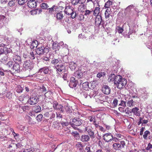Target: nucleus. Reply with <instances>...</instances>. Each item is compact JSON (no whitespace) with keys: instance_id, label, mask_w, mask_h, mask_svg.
<instances>
[{"instance_id":"1","label":"nucleus","mask_w":152,"mask_h":152,"mask_svg":"<svg viewBox=\"0 0 152 152\" xmlns=\"http://www.w3.org/2000/svg\"><path fill=\"white\" fill-rule=\"evenodd\" d=\"M108 80L110 82H114V84L119 89L124 87L127 83V80L121 75H115L114 74H111L110 75Z\"/></svg>"},{"instance_id":"2","label":"nucleus","mask_w":152,"mask_h":152,"mask_svg":"<svg viewBox=\"0 0 152 152\" xmlns=\"http://www.w3.org/2000/svg\"><path fill=\"white\" fill-rule=\"evenodd\" d=\"M87 124L88 123L84 121L77 118H73L71 122H70V124L72 126L74 129L76 127L75 126H78L83 124L84 125H86V124Z\"/></svg>"},{"instance_id":"3","label":"nucleus","mask_w":152,"mask_h":152,"mask_svg":"<svg viewBox=\"0 0 152 152\" xmlns=\"http://www.w3.org/2000/svg\"><path fill=\"white\" fill-rule=\"evenodd\" d=\"M88 124H86V125H87ZM85 126V130L86 131L88 132L89 136L91 138H94L95 137V136L94 135V133L93 130V129L91 125L86 126L84 125Z\"/></svg>"},{"instance_id":"4","label":"nucleus","mask_w":152,"mask_h":152,"mask_svg":"<svg viewBox=\"0 0 152 152\" xmlns=\"http://www.w3.org/2000/svg\"><path fill=\"white\" fill-rule=\"evenodd\" d=\"M81 69V67H74V70H75V72L74 73L75 75L78 78H81L83 76Z\"/></svg>"},{"instance_id":"5","label":"nucleus","mask_w":152,"mask_h":152,"mask_svg":"<svg viewBox=\"0 0 152 152\" xmlns=\"http://www.w3.org/2000/svg\"><path fill=\"white\" fill-rule=\"evenodd\" d=\"M48 51L49 50L48 48H44V47L38 48L36 50V52L37 54L40 55H42L44 53H47Z\"/></svg>"},{"instance_id":"6","label":"nucleus","mask_w":152,"mask_h":152,"mask_svg":"<svg viewBox=\"0 0 152 152\" xmlns=\"http://www.w3.org/2000/svg\"><path fill=\"white\" fill-rule=\"evenodd\" d=\"M38 101V98L36 96H32L28 100L27 102L30 105H33L36 104Z\"/></svg>"},{"instance_id":"7","label":"nucleus","mask_w":152,"mask_h":152,"mask_svg":"<svg viewBox=\"0 0 152 152\" xmlns=\"http://www.w3.org/2000/svg\"><path fill=\"white\" fill-rule=\"evenodd\" d=\"M103 137L104 140L106 142H111L113 139V135L110 133L104 134Z\"/></svg>"},{"instance_id":"8","label":"nucleus","mask_w":152,"mask_h":152,"mask_svg":"<svg viewBox=\"0 0 152 152\" xmlns=\"http://www.w3.org/2000/svg\"><path fill=\"white\" fill-rule=\"evenodd\" d=\"M102 91L104 94L108 95L110 92L111 89L108 86L104 85L102 88Z\"/></svg>"},{"instance_id":"9","label":"nucleus","mask_w":152,"mask_h":152,"mask_svg":"<svg viewBox=\"0 0 152 152\" xmlns=\"http://www.w3.org/2000/svg\"><path fill=\"white\" fill-rule=\"evenodd\" d=\"M77 83V81L75 80L74 77H71L69 86L71 88H73L76 87Z\"/></svg>"},{"instance_id":"10","label":"nucleus","mask_w":152,"mask_h":152,"mask_svg":"<svg viewBox=\"0 0 152 152\" xmlns=\"http://www.w3.org/2000/svg\"><path fill=\"white\" fill-rule=\"evenodd\" d=\"M90 138L89 135L83 134L81 136L80 140L82 142H86L89 141Z\"/></svg>"},{"instance_id":"11","label":"nucleus","mask_w":152,"mask_h":152,"mask_svg":"<svg viewBox=\"0 0 152 152\" xmlns=\"http://www.w3.org/2000/svg\"><path fill=\"white\" fill-rule=\"evenodd\" d=\"M28 6L31 8H35L37 5L36 1L34 0H30L27 3Z\"/></svg>"},{"instance_id":"12","label":"nucleus","mask_w":152,"mask_h":152,"mask_svg":"<svg viewBox=\"0 0 152 152\" xmlns=\"http://www.w3.org/2000/svg\"><path fill=\"white\" fill-rule=\"evenodd\" d=\"M73 8L70 6H68L66 7L65 9V13L67 15H69L73 12Z\"/></svg>"},{"instance_id":"13","label":"nucleus","mask_w":152,"mask_h":152,"mask_svg":"<svg viewBox=\"0 0 152 152\" xmlns=\"http://www.w3.org/2000/svg\"><path fill=\"white\" fill-rule=\"evenodd\" d=\"M53 50L55 52V53H58V52L60 46L57 43L54 42L53 44Z\"/></svg>"},{"instance_id":"14","label":"nucleus","mask_w":152,"mask_h":152,"mask_svg":"<svg viewBox=\"0 0 152 152\" xmlns=\"http://www.w3.org/2000/svg\"><path fill=\"white\" fill-rule=\"evenodd\" d=\"M102 21V18L101 15L98 16L95 19V23L98 25L99 26L101 25Z\"/></svg>"},{"instance_id":"15","label":"nucleus","mask_w":152,"mask_h":152,"mask_svg":"<svg viewBox=\"0 0 152 152\" xmlns=\"http://www.w3.org/2000/svg\"><path fill=\"white\" fill-rule=\"evenodd\" d=\"M111 13V9L110 8L106 9L104 13L105 18L106 19H109L110 17Z\"/></svg>"},{"instance_id":"16","label":"nucleus","mask_w":152,"mask_h":152,"mask_svg":"<svg viewBox=\"0 0 152 152\" xmlns=\"http://www.w3.org/2000/svg\"><path fill=\"white\" fill-rule=\"evenodd\" d=\"M11 68L10 71L12 74H16L20 72L19 69L17 67H11Z\"/></svg>"},{"instance_id":"17","label":"nucleus","mask_w":152,"mask_h":152,"mask_svg":"<svg viewBox=\"0 0 152 152\" xmlns=\"http://www.w3.org/2000/svg\"><path fill=\"white\" fill-rule=\"evenodd\" d=\"M113 147L114 149L115 150H119L122 149L121 145L118 143H114L113 145Z\"/></svg>"},{"instance_id":"18","label":"nucleus","mask_w":152,"mask_h":152,"mask_svg":"<svg viewBox=\"0 0 152 152\" xmlns=\"http://www.w3.org/2000/svg\"><path fill=\"white\" fill-rule=\"evenodd\" d=\"M57 73H59V72H60L61 74L64 73L66 72L65 67H55Z\"/></svg>"},{"instance_id":"19","label":"nucleus","mask_w":152,"mask_h":152,"mask_svg":"<svg viewBox=\"0 0 152 152\" xmlns=\"http://www.w3.org/2000/svg\"><path fill=\"white\" fill-rule=\"evenodd\" d=\"M33 111L36 113L40 112L41 110V107L39 105H35L33 107Z\"/></svg>"},{"instance_id":"20","label":"nucleus","mask_w":152,"mask_h":152,"mask_svg":"<svg viewBox=\"0 0 152 152\" xmlns=\"http://www.w3.org/2000/svg\"><path fill=\"white\" fill-rule=\"evenodd\" d=\"M84 2L83 0H72V3L73 5H76L77 4H83Z\"/></svg>"},{"instance_id":"21","label":"nucleus","mask_w":152,"mask_h":152,"mask_svg":"<svg viewBox=\"0 0 152 152\" xmlns=\"http://www.w3.org/2000/svg\"><path fill=\"white\" fill-rule=\"evenodd\" d=\"M76 146L77 149L80 151L82 150L84 147L83 144L80 142H77L76 144Z\"/></svg>"},{"instance_id":"22","label":"nucleus","mask_w":152,"mask_h":152,"mask_svg":"<svg viewBox=\"0 0 152 152\" xmlns=\"http://www.w3.org/2000/svg\"><path fill=\"white\" fill-rule=\"evenodd\" d=\"M139 109L137 107H135L132 109V111L134 114L137 116H139L140 115V113L138 111Z\"/></svg>"},{"instance_id":"23","label":"nucleus","mask_w":152,"mask_h":152,"mask_svg":"<svg viewBox=\"0 0 152 152\" xmlns=\"http://www.w3.org/2000/svg\"><path fill=\"white\" fill-rule=\"evenodd\" d=\"M37 41L36 40L32 41L30 45V48L31 49H34V48L36 47L37 45Z\"/></svg>"},{"instance_id":"24","label":"nucleus","mask_w":152,"mask_h":152,"mask_svg":"<svg viewBox=\"0 0 152 152\" xmlns=\"http://www.w3.org/2000/svg\"><path fill=\"white\" fill-rule=\"evenodd\" d=\"M118 101H120L121 103L119 104V106H121L123 107H125L126 106V102L125 101H124L122 100V99L118 98Z\"/></svg>"},{"instance_id":"25","label":"nucleus","mask_w":152,"mask_h":152,"mask_svg":"<svg viewBox=\"0 0 152 152\" xmlns=\"http://www.w3.org/2000/svg\"><path fill=\"white\" fill-rule=\"evenodd\" d=\"M52 92L50 91H48L45 92L44 94V95L45 98H50L52 96Z\"/></svg>"},{"instance_id":"26","label":"nucleus","mask_w":152,"mask_h":152,"mask_svg":"<svg viewBox=\"0 0 152 152\" xmlns=\"http://www.w3.org/2000/svg\"><path fill=\"white\" fill-rule=\"evenodd\" d=\"M136 102L132 99L129 100L127 103V105L129 107L134 106Z\"/></svg>"},{"instance_id":"27","label":"nucleus","mask_w":152,"mask_h":152,"mask_svg":"<svg viewBox=\"0 0 152 152\" xmlns=\"http://www.w3.org/2000/svg\"><path fill=\"white\" fill-rule=\"evenodd\" d=\"M114 136L117 137V138L119 140H121L124 139V137L123 135L119 133H115L114 134Z\"/></svg>"},{"instance_id":"28","label":"nucleus","mask_w":152,"mask_h":152,"mask_svg":"<svg viewBox=\"0 0 152 152\" xmlns=\"http://www.w3.org/2000/svg\"><path fill=\"white\" fill-rule=\"evenodd\" d=\"M13 60L14 61H16L15 62L17 61L20 62L21 61V58L20 56L16 54H14L13 58Z\"/></svg>"},{"instance_id":"29","label":"nucleus","mask_w":152,"mask_h":152,"mask_svg":"<svg viewBox=\"0 0 152 152\" xmlns=\"http://www.w3.org/2000/svg\"><path fill=\"white\" fill-rule=\"evenodd\" d=\"M7 65L9 66H16L18 65V64H15V61H10L8 63Z\"/></svg>"},{"instance_id":"30","label":"nucleus","mask_w":152,"mask_h":152,"mask_svg":"<svg viewBox=\"0 0 152 152\" xmlns=\"http://www.w3.org/2000/svg\"><path fill=\"white\" fill-rule=\"evenodd\" d=\"M56 16L57 19L59 20H61L64 17L63 14L62 12L58 13Z\"/></svg>"},{"instance_id":"31","label":"nucleus","mask_w":152,"mask_h":152,"mask_svg":"<svg viewBox=\"0 0 152 152\" xmlns=\"http://www.w3.org/2000/svg\"><path fill=\"white\" fill-rule=\"evenodd\" d=\"M53 127L55 129H59L60 127L59 123L57 121L54 122L53 123Z\"/></svg>"},{"instance_id":"32","label":"nucleus","mask_w":152,"mask_h":152,"mask_svg":"<svg viewBox=\"0 0 152 152\" xmlns=\"http://www.w3.org/2000/svg\"><path fill=\"white\" fill-rule=\"evenodd\" d=\"M49 71V69L48 67H44L39 69L40 72H43L45 74H47Z\"/></svg>"},{"instance_id":"33","label":"nucleus","mask_w":152,"mask_h":152,"mask_svg":"<svg viewBox=\"0 0 152 152\" xmlns=\"http://www.w3.org/2000/svg\"><path fill=\"white\" fill-rule=\"evenodd\" d=\"M113 2L112 1L108 0L105 4L104 7L108 9L110 6L112 4Z\"/></svg>"},{"instance_id":"34","label":"nucleus","mask_w":152,"mask_h":152,"mask_svg":"<svg viewBox=\"0 0 152 152\" xmlns=\"http://www.w3.org/2000/svg\"><path fill=\"white\" fill-rule=\"evenodd\" d=\"M99 7H96L95 10L93 11L94 12L93 15L95 16H96L98 15L99 12Z\"/></svg>"},{"instance_id":"35","label":"nucleus","mask_w":152,"mask_h":152,"mask_svg":"<svg viewBox=\"0 0 152 152\" xmlns=\"http://www.w3.org/2000/svg\"><path fill=\"white\" fill-rule=\"evenodd\" d=\"M56 7L53 6L51 8H49V12L51 14L54 13L56 11Z\"/></svg>"},{"instance_id":"36","label":"nucleus","mask_w":152,"mask_h":152,"mask_svg":"<svg viewBox=\"0 0 152 152\" xmlns=\"http://www.w3.org/2000/svg\"><path fill=\"white\" fill-rule=\"evenodd\" d=\"M150 132L148 130H146L144 132V134L143 135V137L144 139L145 140H146L147 139V136L148 135H150Z\"/></svg>"},{"instance_id":"37","label":"nucleus","mask_w":152,"mask_h":152,"mask_svg":"<svg viewBox=\"0 0 152 152\" xmlns=\"http://www.w3.org/2000/svg\"><path fill=\"white\" fill-rule=\"evenodd\" d=\"M88 118L90 122H93V124L96 122L95 117L93 116H90L88 117Z\"/></svg>"},{"instance_id":"38","label":"nucleus","mask_w":152,"mask_h":152,"mask_svg":"<svg viewBox=\"0 0 152 152\" xmlns=\"http://www.w3.org/2000/svg\"><path fill=\"white\" fill-rule=\"evenodd\" d=\"M93 11V10H92L91 9L90 10H86L85 11V13L84 15L87 17H88L92 14Z\"/></svg>"},{"instance_id":"39","label":"nucleus","mask_w":152,"mask_h":152,"mask_svg":"<svg viewBox=\"0 0 152 152\" xmlns=\"http://www.w3.org/2000/svg\"><path fill=\"white\" fill-rule=\"evenodd\" d=\"M82 86L84 89L86 90L88 89L89 87L88 83L87 82L84 83L83 84Z\"/></svg>"},{"instance_id":"40","label":"nucleus","mask_w":152,"mask_h":152,"mask_svg":"<svg viewBox=\"0 0 152 152\" xmlns=\"http://www.w3.org/2000/svg\"><path fill=\"white\" fill-rule=\"evenodd\" d=\"M80 5L79 7H78V10L79 11H80L81 12L85 10L86 6L84 4H82Z\"/></svg>"},{"instance_id":"41","label":"nucleus","mask_w":152,"mask_h":152,"mask_svg":"<svg viewBox=\"0 0 152 152\" xmlns=\"http://www.w3.org/2000/svg\"><path fill=\"white\" fill-rule=\"evenodd\" d=\"M26 96L22 94L19 97V100L20 101L24 102L26 99Z\"/></svg>"},{"instance_id":"42","label":"nucleus","mask_w":152,"mask_h":152,"mask_svg":"<svg viewBox=\"0 0 152 152\" xmlns=\"http://www.w3.org/2000/svg\"><path fill=\"white\" fill-rule=\"evenodd\" d=\"M59 62L58 60V59H55L51 61V63L55 65H57V66H58L59 65L57 64Z\"/></svg>"},{"instance_id":"43","label":"nucleus","mask_w":152,"mask_h":152,"mask_svg":"<svg viewBox=\"0 0 152 152\" xmlns=\"http://www.w3.org/2000/svg\"><path fill=\"white\" fill-rule=\"evenodd\" d=\"M18 1V4L20 5H23L26 3L28 0H16Z\"/></svg>"},{"instance_id":"44","label":"nucleus","mask_w":152,"mask_h":152,"mask_svg":"<svg viewBox=\"0 0 152 152\" xmlns=\"http://www.w3.org/2000/svg\"><path fill=\"white\" fill-rule=\"evenodd\" d=\"M21 109L23 112H26L28 110L30 109V107L28 105H25L22 107Z\"/></svg>"},{"instance_id":"45","label":"nucleus","mask_w":152,"mask_h":152,"mask_svg":"<svg viewBox=\"0 0 152 152\" xmlns=\"http://www.w3.org/2000/svg\"><path fill=\"white\" fill-rule=\"evenodd\" d=\"M43 118V115L42 114H39L37 115L36 117V118L38 122H40L41 121Z\"/></svg>"},{"instance_id":"46","label":"nucleus","mask_w":152,"mask_h":152,"mask_svg":"<svg viewBox=\"0 0 152 152\" xmlns=\"http://www.w3.org/2000/svg\"><path fill=\"white\" fill-rule=\"evenodd\" d=\"M41 7L43 9H47L49 7V6L46 3H42L41 4Z\"/></svg>"},{"instance_id":"47","label":"nucleus","mask_w":152,"mask_h":152,"mask_svg":"<svg viewBox=\"0 0 152 152\" xmlns=\"http://www.w3.org/2000/svg\"><path fill=\"white\" fill-rule=\"evenodd\" d=\"M28 57L29 58L32 59H34L35 58L34 54L33 52L31 51L29 53V54L28 55Z\"/></svg>"},{"instance_id":"48","label":"nucleus","mask_w":152,"mask_h":152,"mask_svg":"<svg viewBox=\"0 0 152 152\" xmlns=\"http://www.w3.org/2000/svg\"><path fill=\"white\" fill-rule=\"evenodd\" d=\"M117 30L119 33H121L124 31L123 28L121 27L118 26L117 28Z\"/></svg>"},{"instance_id":"49","label":"nucleus","mask_w":152,"mask_h":152,"mask_svg":"<svg viewBox=\"0 0 152 152\" xmlns=\"http://www.w3.org/2000/svg\"><path fill=\"white\" fill-rule=\"evenodd\" d=\"M118 100L116 99H114L113 102V105L114 107H116L118 105Z\"/></svg>"},{"instance_id":"50","label":"nucleus","mask_w":152,"mask_h":152,"mask_svg":"<svg viewBox=\"0 0 152 152\" xmlns=\"http://www.w3.org/2000/svg\"><path fill=\"white\" fill-rule=\"evenodd\" d=\"M52 111H50L48 112H47L45 113L44 114V115L46 117H50L51 113Z\"/></svg>"},{"instance_id":"51","label":"nucleus","mask_w":152,"mask_h":152,"mask_svg":"<svg viewBox=\"0 0 152 152\" xmlns=\"http://www.w3.org/2000/svg\"><path fill=\"white\" fill-rule=\"evenodd\" d=\"M69 123H69L67 121L64 122H62L61 123V124L63 127L68 126L69 125Z\"/></svg>"},{"instance_id":"52","label":"nucleus","mask_w":152,"mask_h":152,"mask_svg":"<svg viewBox=\"0 0 152 152\" xmlns=\"http://www.w3.org/2000/svg\"><path fill=\"white\" fill-rule=\"evenodd\" d=\"M15 2L13 1H10L8 3V5L10 7L13 6L15 5Z\"/></svg>"},{"instance_id":"53","label":"nucleus","mask_w":152,"mask_h":152,"mask_svg":"<svg viewBox=\"0 0 152 152\" xmlns=\"http://www.w3.org/2000/svg\"><path fill=\"white\" fill-rule=\"evenodd\" d=\"M70 15H71V17L72 18H74L76 16V13L75 12L73 11V12Z\"/></svg>"},{"instance_id":"54","label":"nucleus","mask_w":152,"mask_h":152,"mask_svg":"<svg viewBox=\"0 0 152 152\" xmlns=\"http://www.w3.org/2000/svg\"><path fill=\"white\" fill-rule=\"evenodd\" d=\"M120 144L121 145V148H124L126 145V143L124 140H121L120 142Z\"/></svg>"},{"instance_id":"55","label":"nucleus","mask_w":152,"mask_h":152,"mask_svg":"<svg viewBox=\"0 0 152 152\" xmlns=\"http://www.w3.org/2000/svg\"><path fill=\"white\" fill-rule=\"evenodd\" d=\"M63 107L61 105L59 104L56 110H60L62 112H63L64 111V110H62Z\"/></svg>"},{"instance_id":"56","label":"nucleus","mask_w":152,"mask_h":152,"mask_svg":"<svg viewBox=\"0 0 152 152\" xmlns=\"http://www.w3.org/2000/svg\"><path fill=\"white\" fill-rule=\"evenodd\" d=\"M145 127H142L140 129V135H142L143 134V132L144 129H145Z\"/></svg>"},{"instance_id":"57","label":"nucleus","mask_w":152,"mask_h":152,"mask_svg":"<svg viewBox=\"0 0 152 152\" xmlns=\"http://www.w3.org/2000/svg\"><path fill=\"white\" fill-rule=\"evenodd\" d=\"M124 113H126L127 114H129L130 113H131L130 111L129 110V108H127L124 110Z\"/></svg>"},{"instance_id":"58","label":"nucleus","mask_w":152,"mask_h":152,"mask_svg":"<svg viewBox=\"0 0 152 152\" xmlns=\"http://www.w3.org/2000/svg\"><path fill=\"white\" fill-rule=\"evenodd\" d=\"M151 148H152V145L150 143H149L148 146L146 148V149L147 150H149Z\"/></svg>"},{"instance_id":"59","label":"nucleus","mask_w":152,"mask_h":152,"mask_svg":"<svg viewBox=\"0 0 152 152\" xmlns=\"http://www.w3.org/2000/svg\"><path fill=\"white\" fill-rule=\"evenodd\" d=\"M18 128L21 130H23L25 129V126L22 125H19L18 126Z\"/></svg>"},{"instance_id":"60","label":"nucleus","mask_w":152,"mask_h":152,"mask_svg":"<svg viewBox=\"0 0 152 152\" xmlns=\"http://www.w3.org/2000/svg\"><path fill=\"white\" fill-rule=\"evenodd\" d=\"M51 113L52 114H51L50 118V119H52L53 118H54L55 117V114L54 112L52 111Z\"/></svg>"},{"instance_id":"61","label":"nucleus","mask_w":152,"mask_h":152,"mask_svg":"<svg viewBox=\"0 0 152 152\" xmlns=\"http://www.w3.org/2000/svg\"><path fill=\"white\" fill-rule=\"evenodd\" d=\"M58 105V103L56 102L55 103H54L53 107L54 109L56 110Z\"/></svg>"},{"instance_id":"62","label":"nucleus","mask_w":152,"mask_h":152,"mask_svg":"<svg viewBox=\"0 0 152 152\" xmlns=\"http://www.w3.org/2000/svg\"><path fill=\"white\" fill-rule=\"evenodd\" d=\"M6 49L7 48H0V55L4 53V50H6Z\"/></svg>"},{"instance_id":"63","label":"nucleus","mask_w":152,"mask_h":152,"mask_svg":"<svg viewBox=\"0 0 152 152\" xmlns=\"http://www.w3.org/2000/svg\"><path fill=\"white\" fill-rule=\"evenodd\" d=\"M84 19V16L82 14L80 15L78 19L80 20H82Z\"/></svg>"},{"instance_id":"64","label":"nucleus","mask_w":152,"mask_h":152,"mask_svg":"<svg viewBox=\"0 0 152 152\" xmlns=\"http://www.w3.org/2000/svg\"><path fill=\"white\" fill-rule=\"evenodd\" d=\"M18 152H33L30 149H26L24 150L23 152L19 151Z\"/></svg>"}]
</instances>
